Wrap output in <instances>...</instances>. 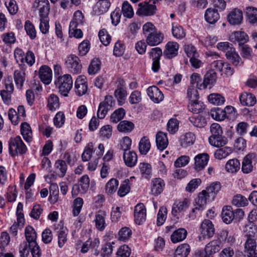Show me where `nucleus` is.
I'll list each match as a JSON object with an SVG mask.
<instances>
[{
  "instance_id": "64",
  "label": "nucleus",
  "mask_w": 257,
  "mask_h": 257,
  "mask_svg": "<svg viewBox=\"0 0 257 257\" xmlns=\"http://www.w3.org/2000/svg\"><path fill=\"white\" fill-rule=\"evenodd\" d=\"M25 29L27 35L32 39L36 37V31L34 25L29 20L26 21L25 24Z\"/></svg>"
},
{
  "instance_id": "61",
  "label": "nucleus",
  "mask_w": 257,
  "mask_h": 257,
  "mask_svg": "<svg viewBox=\"0 0 257 257\" xmlns=\"http://www.w3.org/2000/svg\"><path fill=\"white\" fill-rule=\"evenodd\" d=\"M208 101L215 105H219L224 103L225 99L219 94L213 93L210 94L208 97Z\"/></svg>"
},
{
  "instance_id": "17",
  "label": "nucleus",
  "mask_w": 257,
  "mask_h": 257,
  "mask_svg": "<svg viewBox=\"0 0 257 257\" xmlns=\"http://www.w3.org/2000/svg\"><path fill=\"white\" fill-rule=\"evenodd\" d=\"M139 7L136 12L138 15L151 16L155 13L156 6L154 5L143 2L139 4Z\"/></svg>"
},
{
  "instance_id": "50",
  "label": "nucleus",
  "mask_w": 257,
  "mask_h": 257,
  "mask_svg": "<svg viewBox=\"0 0 257 257\" xmlns=\"http://www.w3.org/2000/svg\"><path fill=\"white\" fill-rule=\"evenodd\" d=\"M228 232L226 230H221L218 236V238L216 239V241H219L218 242H220V244H221L222 246L223 244L225 242L227 243H232L234 241V239L233 237L231 236H229L228 237Z\"/></svg>"
},
{
  "instance_id": "25",
  "label": "nucleus",
  "mask_w": 257,
  "mask_h": 257,
  "mask_svg": "<svg viewBox=\"0 0 257 257\" xmlns=\"http://www.w3.org/2000/svg\"><path fill=\"white\" fill-rule=\"evenodd\" d=\"M227 19L230 24L239 25L242 21V13L238 9H234L228 15Z\"/></svg>"
},
{
  "instance_id": "34",
  "label": "nucleus",
  "mask_w": 257,
  "mask_h": 257,
  "mask_svg": "<svg viewBox=\"0 0 257 257\" xmlns=\"http://www.w3.org/2000/svg\"><path fill=\"white\" fill-rule=\"evenodd\" d=\"M187 235V231L185 228H179L173 232L171 240L174 243L180 242L186 238Z\"/></svg>"
},
{
  "instance_id": "56",
  "label": "nucleus",
  "mask_w": 257,
  "mask_h": 257,
  "mask_svg": "<svg viewBox=\"0 0 257 257\" xmlns=\"http://www.w3.org/2000/svg\"><path fill=\"white\" fill-rule=\"evenodd\" d=\"M139 169L143 177L147 179H149L151 177L152 168L149 164L141 163L139 165Z\"/></svg>"
},
{
  "instance_id": "1",
  "label": "nucleus",
  "mask_w": 257,
  "mask_h": 257,
  "mask_svg": "<svg viewBox=\"0 0 257 257\" xmlns=\"http://www.w3.org/2000/svg\"><path fill=\"white\" fill-rule=\"evenodd\" d=\"M55 83L59 92L66 97L72 89L73 82L71 75L66 74L59 76Z\"/></svg>"
},
{
  "instance_id": "41",
  "label": "nucleus",
  "mask_w": 257,
  "mask_h": 257,
  "mask_svg": "<svg viewBox=\"0 0 257 257\" xmlns=\"http://www.w3.org/2000/svg\"><path fill=\"white\" fill-rule=\"evenodd\" d=\"M232 152L231 148L225 147L216 150L214 153V156L217 160L226 158Z\"/></svg>"
},
{
  "instance_id": "18",
  "label": "nucleus",
  "mask_w": 257,
  "mask_h": 257,
  "mask_svg": "<svg viewBox=\"0 0 257 257\" xmlns=\"http://www.w3.org/2000/svg\"><path fill=\"white\" fill-rule=\"evenodd\" d=\"M33 7L39 11L40 16H48L50 9L48 0H35Z\"/></svg>"
},
{
  "instance_id": "24",
  "label": "nucleus",
  "mask_w": 257,
  "mask_h": 257,
  "mask_svg": "<svg viewBox=\"0 0 257 257\" xmlns=\"http://www.w3.org/2000/svg\"><path fill=\"white\" fill-rule=\"evenodd\" d=\"M230 40L234 43L237 42L241 46L248 41V37L244 32L235 31L230 35Z\"/></svg>"
},
{
  "instance_id": "2",
  "label": "nucleus",
  "mask_w": 257,
  "mask_h": 257,
  "mask_svg": "<svg viewBox=\"0 0 257 257\" xmlns=\"http://www.w3.org/2000/svg\"><path fill=\"white\" fill-rule=\"evenodd\" d=\"M9 145L10 154L12 157L23 155L27 151L26 146L20 136L11 138Z\"/></svg>"
},
{
  "instance_id": "22",
  "label": "nucleus",
  "mask_w": 257,
  "mask_h": 257,
  "mask_svg": "<svg viewBox=\"0 0 257 257\" xmlns=\"http://www.w3.org/2000/svg\"><path fill=\"white\" fill-rule=\"evenodd\" d=\"M54 172L59 177L63 178L66 175L67 170V165L65 161L58 159L54 165Z\"/></svg>"
},
{
  "instance_id": "14",
  "label": "nucleus",
  "mask_w": 257,
  "mask_h": 257,
  "mask_svg": "<svg viewBox=\"0 0 257 257\" xmlns=\"http://www.w3.org/2000/svg\"><path fill=\"white\" fill-rule=\"evenodd\" d=\"M189 201L187 199L176 201L173 205L172 214L174 216H178L180 213L184 212L189 206Z\"/></svg>"
},
{
  "instance_id": "16",
  "label": "nucleus",
  "mask_w": 257,
  "mask_h": 257,
  "mask_svg": "<svg viewBox=\"0 0 257 257\" xmlns=\"http://www.w3.org/2000/svg\"><path fill=\"white\" fill-rule=\"evenodd\" d=\"M209 159V156L206 153L197 155L194 158L195 164L194 168L197 171L203 170L207 165Z\"/></svg>"
},
{
  "instance_id": "19",
  "label": "nucleus",
  "mask_w": 257,
  "mask_h": 257,
  "mask_svg": "<svg viewBox=\"0 0 257 257\" xmlns=\"http://www.w3.org/2000/svg\"><path fill=\"white\" fill-rule=\"evenodd\" d=\"M146 42L151 46H157L163 42L164 35L160 31L157 30L152 34H150L146 37Z\"/></svg>"
},
{
  "instance_id": "13",
  "label": "nucleus",
  "mask_w": 257,
  "mask_h": 257,
  "mask_svg": "<svg viewBox=\"0 0 257 257\" xmlns=\"http://www.w3.org/2000/svg\"><path fill=\"white\" fill-rule=\"evenodd\" d=\"M256 243L254 238L248 237L244 244V253L248 257L257 256Z\"/></svg>"
},
{
  "instance_id": "36",
  "label": "nucleus",
  "mask_w": 257,
  "mask_h": 257,
  "mask_svg": "<svg viewBox=\"0 0 257 257\" xmlns=\"http://www.w3.org/2000/svg\"><path fill=\"white\" fill-rule=\"evenodd\" d=\"M208 141L211 146L215 147H223L227 143V139L222 135L210 137Z\"/></svg>"
},
{
  "instance_id": "53",
  "label": "nucleus",
  "mask_w": 257,
  "mask_h": 257,
  "mask_svg": "<svg viewBox=\"0 0 257 257\" xmlns=\"http://www.w3.org/2000/svg\"><path fill=\"white\" fill-rule=\"evenodd\" d=\"M232 203L237 207H244L248 205V200L244 196L237 194L233 197Z\"/></svg>"
},
{
  "instance_id": "29",
  "label": "nucleus",
  "mask_w": 257,
  "mask_h": 257,
  "mask_svg": "<svg viewBox=\"0 0 257 257\" xmlns=\"http://www.w3.org/2000/svg\"><path fill=\"white\" fill-rule=\"evenodd\" d=\"M225 169L228 173L235 174L240 170V163L236 158L230 159L226 162Z\"/></svg>"
},
{
  "instance_id": "44",
  "label": "nucleus",
  "mask_w": 257,
  "mask_h": 257,
  "mask_svg": "<svg viewBox=\"0 0 257 257\" xmlns=\"http://www.w3.org/2000/svg\"><path fill=\"white\" fill-rule=\"evenodd\" d=\"M190 251V247L188 244H180L175 250L174 257H187Z\"/></svg>"
},
{
  "instance_id": "3",
  "label": "nucleus",
  "mask_w": 257,
  "mask_h": 257,
  "mask_svg": "<svg viewBox=\"0 0 257 257\" xmlns=\"http://www.w3.org/2000/svg\"><path fill=\"white\" fill-rule=\"evenodd\" d=\"M218 241L216 240L211 241L206 245L204 250L198 251L196 255L198 257H212V254L218 252L222 247Z\"/></svg>"
},
{
  "instance_id": "39",
  "label": "nucleus",
  "mask_w": 257,
  "mask_h": 257,
  "mask_svg": "<svg viewBox=\"0 0 257 257\" xmlns=\"http://www.w3.org/2000/svg\"><path fill=\"white\" fill-rule=\"evenodd\" d=\"M25 234L29 245L31 244L33 245L37 242V234L33 227L31 226H27L25 229Z\"/></svg>"
},
{
  "instance_id": "42",
  "label": "nucleus",
  "mask_w": 257,
  "mask_h": 257,
  "mask_svg": "<svg viewBox=\"0 0 257 257\" xmlns=\"http://www.w3.org/2000/svg\"><path fill=\"white\" fill-rule=\"evenodd\" d=\"M221 184L218 182H215L211 184L209 186L206 188V190H204L209 196L211 197V200H214L216 195L219 192L221 189Z\"/></svg>"
},
{
  "instance_id": "45",
  "label": "nucleus",
  "mask_w": 257,
  "mask_h": 257,
  "mask_svg": "<svg viewBox=\"0 0 257 257\" xmlns=\"http://www.w3.org/2000/svg\"><path fill=\"white\" fill-rule=\"evenodd\" d=\"M151 148V143L149 139L147 137L142 138L139 145V149L142 155H146Z\"/></svg>"
},
{
  "instance_id": "21",
  "label": "nucleus",
  "mask_w": 257,
  "mask_h": 257,
  "mask_svg": "<svg viewBox=\"0 0 257 257\" xmlns=\"http://www.w3.org/2000/svg\"><path fill=\"white\" fill-rule=\"evenodd\" d=\"M39 77L44 83L49 84L52 78L51 69L46 65L41 66L39 69Z\"/></svg>"
},
{
  "instance_id": "8",
  "label": "nucleus",
  "mask_w": 257,
  "mask_h": 257,
  "mask_svg": "<svg viewBox=\"0 0 257 257\" xmlns=\"http://www.w3.org/2000/svg\"><path fill=\"white\" fill-rule=\"evenodd\" d=\"M200 240H202V238L204 239L213 236L215 232V228L212 222L208 219H205L200 225Z\"/></svg>"
},
{
  "instance_id": "55",
  "label": "nucleus",
  "mask_w": 257,
  "mask_h": 257,
  "mask_svg": "<svg viewBox=\"0 0 257 257\" xmlns=\"http://www.w3.org/2000/svg\"><path fill=\"white\" fill-rule=\"evenodd\" d=\"M40 30L43 34H46L49 32V19L48 16H40Z\"/></svg>"
},
{
  "instance_id": "60",
  "label": "nucleus",
  "mask_w": 257,
  "mask_h": 257,
  "mask_svg": "<svg viewBox=\"0 0 257 257\" xmlns=\"http://www.w3.org/2000/svg\"><path fill=\"white\" fill-rule=\"evenodd\" d=\"M246 16L250 23H257V9L253 7H248L246 11Z\"/></svg>"
},
{
  "instance_id": "49",
  "label": "nucleus",
  "mask_w": 257,
  "mask_h": 257,
  "mask_svg": "<svg viewBox=\"0 0 257 257\" xmlns=\"http://www.w3.org/2000/svg\"><path fill=\"white\" fill-rule=\"evenodd\" d=\"M125 114V110L121 107L116 109L110 116V121L116 123L121 120Z\"/></svg>"
},
{
  "instance_id": "57",
  "label": "nucleus",
  "mask_w": 257,
  "mask_h": 257,
  "mask_svg": "<svg viewBox=\"0 0 257 257\" xmlns=\"http://www.w3.org/2000/svg\"><path fill=\"white\" fill-rule=\"evenodd\" d=\"M110 6V3L108 0H99L96 5L99 14H102L108 11Z\"/></svg>"
},
{
  "instance_id": "46",
  "label": "nucleus",
  "mask_w": 257,
  "mask_h": 257,
  "mask_svg": "<svg viewBox=\"0 0 257 257\" xmlns=\"http://www.w3.org/2000/svg\"><path fill=\"white\" fill-rule=\"evenodd\" d=\"M210 114L212 118L217 121L223 120L226 117L225 111L219 107L212 108L210 110Z\"/></svg>"
},
{
  "instance_id": "47",
  "label": "nucleus",
  "mask_w": 257,
  "mask_h": 257,
  "mask_svg": "<svg viewBox=\"0 0 257 257\" xmlns=\"http://www.w3.org/2000/svg\"><path fill=\"white\" fill-rule=\"evenodd\" d=\"M84 17L81 12L76 11L73 16V19L71 21L69 26L72 28L78 27L83 25Z\"/></svg>"
},
{
  "instance_id": "10",
  "label": "nucleus",
  "mask_w": 257,
  "mask_h": 257,
  "mask_svg": "<svg viewBox=\"0 0 257 257\" xmlns=\"http://www.w3.org/2000/svg\"><path fill=\"white\" fill-rule=\"evenodd\" d=\"M146 209L144 204H138L134 210V220L136 223L139 225L144 223L146 219Z\"/></svg>"
},
{
  "instance_id": "40",
  "label": "nucleus",
  "mask_w": 257,
  "mask_h": 257,
  "mask_svg": "<svg viewBox=\"0 0 257 257\" xmlns=\"http://www.w3.org/2000/svg\"><path fill=\"white\" fill-rule=\"evenodd\" d=\"M60 106L59 98L54 94H50L47 98V107L51 111H55Z\"/></svg>"
},
{
  "instance_id": "12",
  "label": "nucleus",
  "mask_w": 257,
  "mask_h": 257,
  "mask_svg": "<svg viewBox=\"0 0 257 257\" xmlns=\"http://www.w3.org/2000/svg\"><path fill=\"white\" fill-rule=\"evenodd\" d=\"M147 92L150 99L155 103H159L164 99V95L161 91L156 86H150Z\"/></svg>"
},
{
  "instance_id": "31",
  "label": "nucleus",
  "mask_w": 257,
  "mask_h": 257,
  "mask_svg": "<svg viewBox=\"0 0 257 257\" xmlns=\"http://www.w3.org/2000/svg\"><path fill=\"white\" fill-rule=\"evenodd\" d=\"M106 215V212L101 210H99L96 213L95 219V226L99 230H103L106 226L105 220Z\"/></svg>"
},
{
  "instance_id": "20",
  "label": "nucleus",
  "mask_w": 257,
  "mask_h": 257,
  "mask_svg": "<svg viewBox=\"0 0 257 257\" xmlns=\"http://www.w3.org/2000/svg\"><path fill=\"white\" fill-rule=\"evenodd\" d=\"M208 195L205 190L202 191L198 194V197L195 199L196 207L192 209L193 212L195 209H203L206 206L207 201L211 199Z\"/></svg>"
},
{
  "instance_id": "62",
  "label": "nucleus",
  "mask_w": 257,
  "mask_h": 257,
  "mask_svg": "<svg viewBox=\"0 0 257 257\" xmlns=\"http://www.w3.org/2000/svg\"><path fill=\"white\" fill-rule=\"evenodd\" d=\"M226 56L227 59L230 61L233 65H237L240 62V58L233 48L229 51H227Z\"/></svg>"
},
{
  "instance_id": "58",
  "label": "nucleus",
  "mask_w": 257,
  "mask_h": 257,
  "mask_svg": "<svg viewBox=\"0 0 257 257\" xmlns=\"http://www.w3.org/2000/svg\"><path fill=\"white\" fill-rule=\"evenodd\" d=\"M50 201L51 204L56 203L59 199V190L57 184H52L50 188Z\"/></svg>"
},
{
  "instance_id": "26",
  "label": "nucleus",
  "mask_w": 257,
  "mask_h": 257,
  "mask_svg": "<svg viewBox=\"0 0 257 257\" xmlns=\"http://www.w3.org/2000/svg\"><path fill=\"white\" fill-rule=\"evenodd\" d=\"M123 159L125 164L128 167H134L137 162V155L134 151H126L123 153Z\"/></svg>"
},
{
  "instance_id": "59",
  "label": "nucleus",
  "mask_w": 257,
  "mask_h": 257,
  "mask_svg": "<svg viewBox=\"0 0 257 257\" xmlns=\"http://www.w3.org/2000/svg\"><path fill=\"white\" fill-rule=\"evenodd\" d=\"M101 62L97 58L93 59L88 69V71L89 74L94 75L96 74L100 69Z\"/></svg>"
},
{
  "instance_id": "37",
  "label": "nucleus",
  "mask_w": 257,
  "mask_h": 257,
  "mask_svg": "<svg viewBox=\"0 0 257 257\" xmlns=\"http://www.w3.org/2000/svg\"><path fill=\"white\" fill-rule=\"evenodd\" d=\"M189 111L194 113H199L204 109V105L203 102L198 101L197 99L190 100L188 105Z\"/></svg>"
},
{
  "instance_id": "32",
  "label": "nucleus",
  "mask_w": 257,
  "mask_h": 257,
  "mask_svg": "<svg viewBox=\"0 0 257 257\" xmlns=\"http://www.w3.org/2000/svg\"><path fill=\"white\" fill-rule=\"evenodd\" d=\"M165 186L164 181L161 178H156L152 182V193L155 196H158L163 191Z\"/></svg>"
},
{
  "instance_id": "52",
  "label": "nucleus",
  "mask_w": 257,
  "mask_h": 257,
  "mask_svg": "<svg viewBox=\"0 0 257 257\" xmlns=\"http://www.w3.org/2000/svg\"><path fill=\"white\" fill-rule=\"evenodd\" d=\"M93 149L94 145L92 143L90 142L87 144L81 156L83 161L87 162L91 159Z\"/></svg>"
},
{
  "instance_id": "7",
  "label": "nucleus",
  "mask_w": 257,
  "mask_h": 257,
  "mask_svg": "<svg viewBox=\"0 0 257 257\" xmlns=\"http://www.w3.org/2000/svg\"><path fill=\"white\" fill-rule=\"evenodd\" d=\"M257 163V157L255 154L250 153L245 156L242 162L241 170L244 174H248L253 171L254 166Z\"/></svg>"
},
{
  "instance_id": "54",
  "label": "nucleus",
  "mask_w": 257,
  "mask_h": 257,
  "mask_svg": "<svg viewBox=\"0 0 257 257\" xmlns=\"http://www.w3.org/2000/svg\"><path fill=\"white\" fill-rule=\"evenodd\" d=\"M130 182L128 179H125L120 185L117 194L120 197L125 196L130 191Z\"/></svg>"
},
{
  "instance_id": "4",
  "label": "nucleus",
  "mask_w": 257,
  "mask_h": 257,
  "mask_svg": "<svg viewBox=\"0 0 257 257\" xmlns=\"http://www.w3.org/2000/svg\"><path fill=\"white\" fill-rule=\"evenodd\" d=\"M65 65L68 70L72 74H77L81 72L82 65L80 61L74 55H70L67 57Z\"/></svg>"
},
{
  "instance_id": "15",
  "label": "nucleus",
  "mask_w": 257,
  "mask_h": 257,
  "mask_svg": "<svg viewBox=\"0 0 257 257\" xmlns=\"http://www.w3.org/2000/svg\"><path fill=\"white\" fill-rule=\"evenodd\" d=\"M179 44L176 42H168L164 51V56L168 59H172L178 54Z\"/></svg>"
},
{
  "instance_id": "51",
  "label": "nucleus",
  "mask_w": 257,
  "mask_h": 257,
  "mask_svg": "<svg viewBox=\"0 0 257 257\" xmlns=\"http://www.w3.org/2000/svg\"><path fill=\"white\" fill-rule=\"evenodd\" d=\"M121 12L123 16L128 19L132 18L134 15V12L132 6L127 1L122 3L121 6Z\"/></svg>"
},
{
  "instance_id": "6",
  "label": "nucleus",
  "mask_w": 257,
  "mask_h": 257,
  "mask_svg": "<svg viewBox=\"0 0 257 257\" xmlns=\"http://www.w3.org/2000/svg\"><path fill=\"white\" fill-rule=\"evenodd\" d=\"M14 90V85L11 78H8L5 82V89L0 91V95L5 104L11 102L12 95Z\"/></svg>"
},
{
  "instance_id": "35",
  "label": "nucleus",
  "mask_w": 257,
  "mask_h": 257,
  "mask_svg": "<svg viewBox=\"0 0 257 257\" xmlns=\"http://www.w3.org/2000/svg\"><path fill=\"white\" fill-rule=\"evenodd\" d=\"M156 142L159 149L163 150L166 149L168 145V140L166 134L162 132H158L156 136Z\"/></svg>"
},
{
  "instance_id": "23",
  "label": "nucleus",
  "mask_w": 257,
  "mask_h": 257,
  "mask_svg": "<svg viewBox=\"0 0 257 257\" xmlns=\"http://www.w3.org/2000/svg\"><path fill=\"white\" fill-rule=\"evenodd\" d=\"M195 139V135L193 133L188 132L181 135L179 141L180 146L182 148H186L194 144Z\"/></svg>"
},
{
  "instance_id": "48",
  "label": "nucleus",
  "mask_w": 257,
  "mask_h": 257,
  "mask_svg": "<svg viewBox=\"0 0 257 257\" xmlns=\"http://www.w3.org/2000/svg\"><path fill=\"white\" fill-rule=\"evenodd\" d=\"M134 127V123L130 121H121L117 125V130L120 132L129 133L131 132Z\"/></svg>"
},
{
  "instance_id": "63",
  "label": "nucleus",
  "mask_w": 257,
  "mask_h": 257,
  "mask_svg": "<svg viewBox=\"0 0 257 257\" xmlns=\"http://www.w3.org/2000/svg\"><path fill=\"white\" fill-rule=\"evenodd\" d=\"M112 128L110 125L103 126L100 130L99 135L103 140L109 139L112 135Z\"/></svg>"
},
{
  "instance_id": "38",
  "label": "nucleus",
  "mask_w": 257,
  "mask_h": 257,
  "mask_svg": "<svg viewBox=\"0 0 257 257\" xmlns=\"http://www.w3.org/2000/svg\"><path fill=\"white\" fill-rule=\"evenodd\" d=\"M172 33L173 36L177 39H182L186 36L185 30L181 26L176 23L172 24Z\"/></svg>"
},
{
  "instance_id": "5",
  "label": "nucleus",
  "mask_w": 257,
  "mask_h": 257,
  "mask_svg": "<svg viewBox=\"0 0 257 257\" xmlns=\"http://www.w3.org/2000/svg\"><path fill=\"white\" fill-rule=\"evenodd\" d=\"M116 84V88L114 92V95L117 99L118 104L121 105L124 102L127 94L125 89V81L123 79H118Z\"/></svg>"
},
{
  "instance_id": "28",
  "label": "nucleus",
  "mask_w": 257,
  "mask_h": 257,
  "mask_svg": "<svg viewBox=\"0 0 257 257\" xmlns=\"http://www.w3.org/2000/svg\"><path fill=\"white\" fill-rule=\"evenodd\" d=\"M204 18L207 22L213 24L219 20L220 16L217 10L208 8L206 10Z\"/></svg>"
},
{
  "instance_id": "11",
  "label": "nucleus",
  "mask_w": 257,
  "mask_h": 257,
  "mask_svg": "<svg viewBox=\"0 0 257 257\" xmlns=\"http://www.w3.org/2000/svg\"><path fill=\"white\" fill-rule=\"evenodd\" d=\"M217 78V75L213 70L208 71L204 75L203 81L201 84L199 85L200 89H205L207 87L211 88L215 83Z\"/></svg>"
},
{
  "instance_id": "9",
  "label": "nucleus",
  "mask_w": 257,
  "mask_h": 257,
  "mask_svg": "<svg viewBox=\"0 0 257 257\" xmlns=\"http://www.w3.org/2000/svg\"><path fill=\"white\" fill-rule=\"evenodd\" d=\"M88 89L86 77L84 75L78 76L75 81L74 90L76 94L81 96L84 95Z\"/></svg>"
},
{
  "instance_id": "43",
  "label": "nucleus",
  "mask_w": 257,
  "mask_h": 257,
  "mask_svg": "<svg viewBox=\"0 0 257 257\" xmlns=\"http://www.w3.org/2000/svg\"><path fill=\"white\" fill-rule=\"evenodd\" d=\"M21 132L24 139L27 142H31L32 139V132L30 125L26 122H23L21 125Z\"/></svg>"
},
{
  "instance_id": "30",
  "label": "nucleus",
  "mask_w": 257,
  "mask_h": 257,
  "mask_svg": "<svg viewBox=\"0 0 257 257\" xmlns=\"http://www.w3.org/2000/svg\"><path fill=\"white\" fill-rule=\"evenodd\" d=\"M239 99L241 104L244 106H252L256 102L255 96L247 92L242 93L239 97Z\"/></svg>"
},
{
  "instance_id": "27",
  "label": "nucleus",
  "mask_w": 257,
  "mask_h": 257,
  "mask_svg": "<svg viewBox=\"0 0 257 257\" xmlns=\"http://www.w3.org/2000/svg\"><path fill=\"white\" fill-rule=\"evenodd\" d=\"M14 81L17 88L22 89L26 79V74L24 69L15 70L14 73Z\"/></svg>"
},
{
  "instance_id": "33",
  "label": "nucleus",
  "mask_w": 257,
  "mask_h": 257,
  "mask_svg": "<svg viewBox=\"0 0 257 257\" xmlns=\"http://www.w3.org/2000/svg\"><path fill=\"white\" fill-rule=\"evenodd\" d=\"M222 219L223 221L226 223H230L234 219L233 216V210L230 206L223 207L221 213Z\"/></svg>"
}]
</instances>
